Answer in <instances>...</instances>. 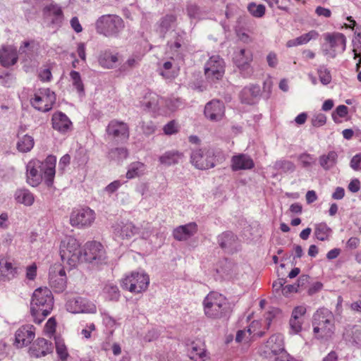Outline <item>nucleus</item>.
<instances>
[{
	"mask_svg": "<svg viewBox=\"0 0 361 361\" xmlns=\"http://www.w3.org/2000/svg\"><path fill=\"white\" fill-rule=\"evenodd\" d=\"M197 231V224L194 222L179 226L173 231V238L179 241L186 240L194 235Z\"/></svg>",
	"mask_w": 361,
	"mask_h": 361,
	"instance_id": "obj_22",
	"label": "nucleus"
},
{
	"mask_svg": "<svg viewBox=\"0 0 361 361\" xmlns=\"http://www.w3.org/2000/svg\"><path fill=\"white\" fill-rule=\"evenodd\" d=\"M247 9L249 12L256 18H261L262 17L265 13V6L262 4L257 5L255 3H250L248 6Z\"/></svg>",
	"mask_w": 361,
	"mask_h": 361,
	"instance_id": "obj_47",
	"label": "nucleus"
},
{
	"mask_svg": "<svg viewBox=\"0 0 361 361\" xmlns=\"http://www.w3.org/2000/svg\"><path fill=\"white\" fill-rule=\"evenodd\" d=\"M56 158L49 155L44 162L31 161L27 165V182L32 187L37 186L44 178L47 186H51L55 176Z\"/></svg>",
	"mask_w": 361,
	"mask_h": 361,
	"instance_id": "obj_1",
	"label": "nucleus"
},
{
	"mask_svg": "<svg viewBox=\"0 0 361 361\" xmlns=\"http://www.w3.org/2000/svg\"><path fill=\"white\" fill-rule=\"evenodd\" d=\"M303 322H304L302 320L290 317L289 320V325L291 332L293 334H298L300 332L302 331V325Z\"/></svg>",
	"mask_w": 361,
	"mask_h": 361,
	"instance_id": "obj_54",
	"label": "nucleus"
},
{
	"mask_svg": "<svg viewBox=\"0 0 361 361\" xmlns=\"http://www.w3.org/2000/svg\"><path fill=\"white\" fill-rule=\"evenodd\" d=\"M275 361H296L295 358L291 357L286 351L281 354L276 355Z\"/></svg>",
	"mask_w": 361,
	"mask_h": 361,
	"instance_id": "obj_64",
	"label": "nucleus"
},
{
	"mask_svg": "<svg viewBox=\"0 0 361 361\" xmlns=\"http://www.w3.org/2000/svg\"><path fill=\"white\" fill-rule=\"evenodd\" d=\"M43 13L46 16L52 17L51 23L60 27L63 20V14L61 8L57 4H51L45 6Z\"/></svg>",
	"mask_w": 361,
	"mask_h": 361,
	"instance_id": "obj_25",
	"label": "nucleus"
},
{
	"mask_svg": "<svg viewBox=\"0 0 361 361\" xmlns=\"http://www.w3.org/2000/svg\"><path fill=\"white\" fill-rule=\"evenodd\" d=\"M318 75L320 82L323 85H328L331 81V75L330 71L324 66H320L318 69Z\"/></svg>",
	"mask_w": 361,
	"mask_h": 361,
	"instance_id": "obj_50",
	"label": "nucleus"
},
{
	"mask_svg": "<svg viewBox=\"0 0 361 361\" xmlns=\"http://www.w3.org/2000/svg\"><path fill=\"white\" fill-rule=\"evenodd\" d=\"M312 326L317 338L328 339L334 334V316L328 309L320 308L313 315Z\"/></svg>",
	"mask_w": 361,
	"mask_h": 361,
	"instance_id": "obj_4",
	"label": "nucleus"
},
{
	"mask_svg": "<svg viewBox=\"0 0 361 361\" xmlns=\"http://www.w3.org/2000/svg\"><path fill=\"white\" fill-rule=\"evenodd\" d=\"M184 35H185L184 32H182L180 33H176L175 41H174V42H173L170 44V48L171 49H176V50L180 49L182 47V45L185 44Z\"/></svg>",
	"mask_w": 361,
	"mask_h": 361,
	"instance_id": "obj_58",
	"label": "nucleus"
},
{
	"mask_svg": "<svg viewBox=\"0 0 361 361\" xmlns=\"http://www.w3.org/2000/svg\"><path fill=\"white\" fill-rule=\"evenodd\" d=\"M205 116L212 121L221 120L224 115V104L219 100H212L204 107Z\"/></svg>",
	"mask_w": 361,
	"mask_h": 361,
	"instance_id": "obj_16",
	"label": "nucleus"
},
{
	"mask_svg": "<svg viewBox=\"0 0 361 361\" xmlns=\"http://www.w3.org/2000/svg\"><path fill=\"white\" fill-rule=\"evenodd\" d=\"M348 113V108L345 105H339L337 106L336 111L332 113V118L335 122L337 121V116L340 118L345 117Z\"/></svg>",
	"mask_w": 361,
	"mask_h": 361,
	"instance_id": "obj_56",
	"label": "nucleus"
},
{
	"mask_svg": "<svg viewBox=\"0 0 361 361\" xmlns=\"http://www.w3.org/2000/svg\"><path fill=\"white\" fill-rule=\"evenodd\" d=\"M18 275V269L6 259H0V281H10Z\"/></svg>",
	"mask_w": 361,
	"mask_h": 361,
	"instance_id": "obj_24",
	"label": "nucleus"
},
{
	"mask_svg": "<svg viewBox=\"0 0 361 361\" xmlns=\"http://www.w3.org/2000/svg\"><path fill=\"white\" fill-rule=\"evenodd\" d=\"M138 231L139 228L133 223L128 222L122 226L118 225L114 229V233L121 239H129L138 233Z\"/></svg>",
	"mask_w": 361,
	"mask_h": 361,
	"instance_id": "obj_29",
	"label": "nucleus"
},
{
	"mask_svg": "<svg viewBox=\"0 0 361 361\" xmlns=\"http://www.w3.org/2000/svg\"><path fill=\"white\" fill-rule=\"evenodd\" d=\"M183 157V153L173 150L165 152L159 157V159L161 164L171 166L172 164H178Z\"/></svg>",
	"mask_w": 361,
	"mask_h": 361,
	"instance_id": "obj_36",
	"label": "nucleus"
},
{
	"mask_svg": "<svg viewBox=\"0 0 361 361\" xmlns=\"http://www.w3.org/2000/svg\"><path fill=\"white\" fill-rule=\"evenodd\" d=\"M188 353L190 358L194 361H205L207 355L201 343L192 342L188 347Z\"/></svg>",
	"mask_w": 361,
	"mask_h": 361,
	"instance_id": "obj_30",
	"label": "nucleus"
},
{
	"mask_svg": "<svg viewBox=\"0 0 361 361\" xmlns=\"http://www.w3.org/2000/svg\"><path fill=\"white\" fill-rule=\"evenodd\" d=\"M105 257V250L100 243L88 242L85 244L84 252H82L80 262L98 264L104 260Z\"/></svg>",
	"mask_w": 361,
	"mask_h": 361,
	"instance_id": "obj_10",
	"label": "nucleus"
},
{
	"mask_svg": "<svg viewBox=\"0 0 361 361\" xmlns=\"http://www.w3.org/2000/svg\"><path fill=\"white\" fill-rule=\"evenodd\" d=\"M82 298H74L68 301L67 303V309L74 313L85 312L86 309L82 305Z\"/></svg>",
	"mask_w": 361,
	"mask_h": 361,
	"instance_id": "obj_43",
	"label": "nucleus"
},
{
	"mask_svg": "<svg viewBox=\"0 0 361 361\" xmlns=\"http://www.w3.org/2000/svg\"><path fill=\"white\" fill-rule=\"evenodd\" d=\"M337 159V153L335 151H330L328 154L320 156L319 161L324 170H329L336 165Z\"/></svg>",
	"mask_w": 361,
	"mask_h": 361,
	"instance_id": "obj_37",
	"label": "nucleus"
},
{
	"mask_svg": "<svg viewBox=\"0 0 361 361\" xmlns=\"http://www.w3.org/2000/svg\"><path fill=\"white\" fill-rule=\"evenodd\" d=\"M331 233V228L326 224L322 223L316 225L314 234L317 239L324 241L329 239Z\"/></svg>",
	"mask_w": 361,
	"mask_h": 361,
	"instance_id": "obj_41",
	"label": "nucleus"
},
{
	"mask_svg": "<svg viewBox=\"0 0 361 361\" xmlns=\"http://www.w3.org/2000/svg\"><path fill=\"white\" fill-rule=\"evenodd\" d=\"M177 16L173 13H167L162 16L157 23V32L162 38H165L166 33L176 24Z\"/></svg>",
	"mask_w": 361,
	"mask_h": 361,
	"instance_id": "obj_21",
	"label": "nucleus"
},
{
	"mask_svg": "<svg viewBox=\"0 0 361 361\" xmlns=\"http://www.w3.org/2000/svg\"><path fill=\"white\" fill-rule=\"evenodd\" d=\"M260 92V87L257 85L244 87L240 94L241 102L247 104H253L255 99L259 97Z\"/></svg>",
	"mask_w": 361,
	"mask_h": 361,
	"instance_id": "obj_26",
	"label": "nucleus"
},
{
	"mask_svg": "<svg viewBox=\"0 0 361 361\" xmlns=\"http://www.w3.org/2000/svg\"><path fill=\"white\" fill-rule=\"evenodd\" d=\"M204 314L210 319L226 317L230 312V305L226 297L217 292H210L203 300Z\"/></svg>",
	"mask_w": 361,
	"mask_h": 361,
	"instance_id": "obj_3",
	"label": "nucleus"
},
{
	"mask_svg": "<svg viewBox=\"0 0 361 361\" xmlns=\"http://www.w3.org/2000/svg\"><path fill=\"white\" fill-rule=\"evenodd\" d=\"M124 27L123 19L117 15H104L96 22L97 32L107 37H117Z\"/></svg>",
	"mask_w": 361,
	"mask_h": 361,
	"instance_id": "obj_6",
	"label": "nucleus"
},
{
	"mask_svg": "<svg viewBox=\"0 0 361 361\" xmlns=\"http://www.w3.org/2000/svg\"><path fill=\"white\" fill-rule=\"evenodd\" d=\"M49 285L56 293L63 292L66 287V272L60 266L51 268L49 271Z\"/></svg>",
	"mask_w": 361,
	"mask_h": 361,
	"instance_id": "obj_14",
	"label": "nucleus"
},
{
	"mask_svg": "<svg viewBox=\"0 0 361 361\" xmlns=\"http://www.w3.org/2000/svg\"><path fill=\"white\" fill-rule=\"evenodd\" d=\"M51 123L54 130L63 133L68 132L72 126V123L68 117L61 111L53 114Z\"/></svg>",
	"mask_w": 361,
	"mask_h": 361,
	"instance_id": "obj_20",
	"label": "nucleus"
},
{
	"mask_svg": "<svg viewBox=\"0 0 361 361\" xmlns=\"http://www.w3.org/2000/svg\"><path fill=\"white\" fill-rule=\"evenodd\" d=\"M350 167L355 171H361V153L355 154L350 160Z\"/></svg>",
	"mask_w": 361,
	"mask_h": 361,
	"instance_id": "obj_60",
	"label": "nucleus"
},
{
	"mask_svg": "<svg viewBox=\"0 0 361 361\" xmlns=\"http://www.w3.org/2000/svg\"><path fill=\"white\" fill-rule=\"evenodd\" d=\"M32 106L36 109L47 112L51 110L56 102L55 93L49 88L39 89L31 99Z\"/></svg>",
	"mask_w": 361,
	"mask_h": 361,
	"instance_id": "obj_9",
	"label": "nucleus"
},
{
	"mask_svg": "<svg viewBox=\"0 0 361 361\" xmlns=\"http://www.w3.org/2000/svg\"><path fill=\"white\" fill-rule=\"evenodd\" d=\"M178 124L175 121H171L169 122L164 127V131L166 135H172L178 132Z\"/></svg>",
	"mask_w": 361,
	"mask_h": 361,
	"instance_id": "obj_59",
	"label": "nucleus"
},
{
	"mask_svg": "<svg viewBox=\"0 0 361 361\" xmlns=\"http://www.w3.org/2000/svg\"><path fill=\"white\" fill-rule=\"evenodd\" d=\"M18 140L17 142V149L21 152H30L34 147V139L32 136L24 135L20 136L18 135Z\"/></svg>",
	"mask_w": 361,
	"mask_h": 361,
	"instance_id": "obj_38",
	"label": "nucleus"
},
{
	"mask_svg": "<svg viewBox=\"0 0 361 361\" xmlns=\"http://www.w3.org/2000/svg\"><path fill=\"white\" fill-rule=\"evenodd\" d=\"M265 347L267 350H270L275 355L286 352L283 337L281 334H273L267 340Z\"/></svg>",
	"mask_w": 361,
	"mask_h": 361,
	"instance_id": "obj_28",
	"label": "nucleus"
},
{
	"mask_svg": "<svg viewBox=\"0 0 361 361\" xmlns=\"http://www.w3.org/2000/svg\"><path fill=\"white\" fill-rule=\"evenodd\" d=\"M236 236L231 232H225L218 236L219 246L228 252L236 250Z\"/></svg>",
	"mask_w": 361,
	"mask_h": 361,
	"instance_id": "obj_27",
	"label": "nucleus"
},
{
	"mask_svg": "<svg viewBox=\"0 0 361 361\" xmlns=\"http://www.w3.org/2000/svg\"><path fill=\"white\" fill-rule=\"evenodd\" d=\"M231 162V168L234 171L251 169L255 166L254 161L251 157L245 154L233 156Z\"/></svg>",
	"mask_w": 361,
	"mask_h": 361,
	"instance_id": "obj_23",
	"label": "nucleus"
},
{
	"mask_svg": "<svg viewBox=\"0 0 361 361\" xmlns=\"http://www.w3.org/2000/svg\"><path fill=\"white\" fill-rule=\"evenodd\" d=\"M234 63L244 77H249L252 73L250 63L252 61V53L249 49H241L235 53Z\"/></svg>",
	"mask_w": 361,
	"mask_h": 361,
	"instance_id": "obj_13",
	"label": "nucleus"
},
{
	"mask_svg": "<svg viewBox=\"0 0 361 361\" xmlns=\"http://www.w3.org/2000/svg\"><path fill=\"white\" fill-rule=\"evenodd\" d=\"M149 101L145 103V106L149 109L157 110L159 109L161 104L163 102L164 99L159 98L155 94H149L147 97Z\"/></svg>",
	"mask_w": 361,
	"mask_h": 361,
	"instance_id": "obj_44",
	"label": "nucleus"
},
{
	"mask_svg": "<svg viewBox=\"0 0 361 361\" xmlns=\"http://www.w3.org/2000/svg\"><path fill=\"white\" fill-rule=\"evenodd\" d=\"M18 61V53L13 46H3L0 49V63L4 67L13 66Z\"/></svg>",
	"mask_w": 361,
	"mask_h": 361,
	"instance_id": "obj_19",
	"label": "nucleus"
},
{
	"mask_svg": "<svg viewBox=\"0 0 361 361\" xmlns=\"http://www.w3.org/2000/svg\"><path fill=\"white\" fill-rule=\"evenodd\" d=\"M70 76L73 82V86L75 87L79 93L84 92V85L81 80L80 75L75 71H72L70 73Z\"/></svg>",
	"mask_w": 361,
	"mask_h": 361,
	"instance_id": "obj_49",
	"label": "nucleus"
},
{
	"mask_svg": "<svg viewBox=\"0 0 361 361\" xmlns=\"http://www.w3.org/2000/svg\"><path fill=\"white\" fill-rule=\"evenodd\" d=\"M344 339L353 344H359L361 343V327L353 326L345 329L343 333Z\"/></svg>",
	"mask_w": 361,
	"mask_h": 361,
	"instance_id": "obj_34",
	"label": "nucleus"
},
{
	"mask_svg": "<svg viewBox=\"0 0 361 361\" xmlns=\"http://www.w3.org/2000/svg\"><path fill=\"white\" fill-rule=\"evenodd\" d=\"M301 165L304 168H310L315 163V159L310 154L304 153L298 157Z\"/></svg>",
	"mask_w": 361,
	"mask_h": 361,
	"instance_id": "obj_52",
	"label": "nucleus"
},
{
	"mask_svg": "<svg viewBox=\"0 0 361 361\" xmlns=\"http://www.w3.org/2000/svg\"><path fill=\"white\" fill-rule=\"evenodd\" d=\"M53 350L52 343L45 338H37L30 347L29 353L31 357H40L51 353Z\"/></svg>",
	"mask_w": 361,
	"mask_h": 361,
	"instance_id": "obj_17",
	"label": "nucleus"
},
{
	"mask_svg": "<svg viewBox=\"0 0 361 361\" xmlns=\"http://www.w3.org/2000/svg\"><path fill=\"white\" fill-rule=\"evenodd\" d=\"M178 72V66L171 61L164 62L159 71L160 75L166 79L175 78Z\"/></svg>",
	"mask_w": 361,
	"mask_h": 361,
	"instance_id": "obj_33",
	"label": "nucleus"
},
{
	"mask_svg": "<svg viewBox=\"0 0 361 361\" xmlns=\"http://www.w3.org/2000/svg\"><path fill=\"white\" fill-rule=\"evenodd\" d=\"M186 11L190 18H198L200 16V7L195 4H188L186 7Z\"/></svg>",
	"mask_w": 361,
	"mask_h": 361,
	"instance_id": "obj_53",
	"label": "nucleus"
},
{
	"mask_svg": "<svg viewBox=\"0 0 361 361\" xmlns=\"http://www.w3.org/2000/svg\"><path fill=\"white\" fill-rule=\"evenodd\" d=\"M80 244L77 239L72 236L66 237L60 245V255L61 260L70 267H75L82 258Z\"/></svg>",
	"mask_w": 361,
	"mask_h": 361,
	"instance_id": "obj_5",
	"label": "nucleus"
},
{
	"mask_svg": "<svg viewBox=\"0 0 361 361\" xmlns=\"http://www.w3.org/2000/svg\"><path fill=\"white\" fill-rule=\"evenodd\" d=\"M35 336V328L28 324L22 326L16 332V342L20 347L30 344Z\"/></svg>",
	"mask_w": 361,
	"mask_h": 361,
	"instance_id": "obj_18",
	"label": "nucleus"
},
{
	"mask_svg": "<svg viewBox=\"0 0 361 361\" xmlns=\"http://www.w3.org/2000/svg\"><path fill=\"white\" fill-rule=\"evenodd\" d=\"M204 73L211 81L221 79L224 73V62L219 56H212L204 66Z\"/></svg>",
	"mask_w": 361,
	"mask_h": 361,
	"instance_id": "obj_12",
	"label": "nucleus"
},
{
	"mask_svg": "<svg viewBox=\"0 0 361 361\" xmlns=\"http://www.w3.org/2000/svg\"><path fill=\"white\" fill-rule=\"evenodd\" d=\"M325 40L329 43L331 48H332L334 51L339 47H341L342 51H344L345 49L346 39L345 37L342 33L326 34Z\"/></svg>",
	"mask_w": 361,
	"mask_h": 361,
	"instance_id": "obj_32",
	"label": "nucleus"
},
{
	"mask_svg": "<svg viewBox=\"0 0 361 361\" xmlns=\"http://www.w3.org/2000/svg\"><path fill=\"white\" fill-rule=\"evenodd\" d=\"M103 293L109 300L117 301L120 298V291L116 285L107 283L103 288Z\"/></svg>",
	"mask_w": 361,
	"mask_h": 361,
	"instance_id": "obj_42",
	"label": "nucleus"
},
{
	"mask_svg": "<svg viewBox=\"0 0 361 361\" xmlns=\"http://www.w3.org/2000/svg\"><path fill=\"white\" fill-rule=\"evenodd\" d=\"M149 283L148 275L144 273L132 272L122 280L121 287L131 293H140L147 288Z\"/></svg>",
	"mask_w": 361,
	"mask_h": 361,
	"instance_id": "obj_8",
	"label": "nucleus"
},
{
	"mask_svg": "<svg viewBox=\"0 0 361 361\" xmlns=\"http://www.w3.org/2000/svg\"><path fill=\"white\" fill-rule=\"evenodd\" d=\"M319 37L317 31L312 30L307 33L303 34L295 39H290L286 43L287 47L300 46L308 43L312 39H316Z\"/></svg>",
	"mask_w": 361,
	"mask_h": 361,
	"instance_id": "obj_31",
	"label": "nucleus"
},
{
	"mask_svg": "<svg viewBox=\"0 0 361 361\" xmlns=\"http://www.w3.org/2000/svg\"><path fill=\"white\" fill-rule=\"evenodd\" d=\"M274 168L277 170H281L283 172H292L295 171V164L288 160H279L275 162Z\"/></svg>",
	"mask_w": 361,
	"mask_h": 361,
	"instance_id": "obj_45",
	"label": "nucleus"
},
{
	"mask_svg": "<svg viewBox=\"0 0 361 361\" xmlns=\"http://www.w3.org/2000/svg\"><path fill=\"white\" fill-rule=\"evenodd\" d=\"M37 275V266L35 264H32L28 266L26 269V277L29 280H33Z\"/></svg>",
	"mask_w": 361,
	"mask_h": 361,
	"instance_id": "obj_61",
	"label": "nucleus"
},
{
	"mask_svg": "<svg viewBox=\"0 0 361 361\" xmlns=\"http://www.w3.org/2000/svg\"><path fill=\"white\" fill-rule=\"evenodd\" d=\"M118 54H113L110 51H104L101 52L99 56V64L106 68H112L117 63Z\"/></svg>",
	"mask_w": 361,
	"mask_h": 361,
	"instance_id": "obj_35",
	"label": "nucleus"
},
{
	"mask_svg": "<svg viewBox=\"0 0 361 361\" xmlns=\"http://www.w3.org/2000/svg\"><path fill=\"white\" fill-rule=\"evenodd\" d=\"M106 132L108 135L111 136L114 139L126 140L129 137L128 126L126 123L117 120H112L109 122Z\"/></svg>",
	"mask_w": 361,
	"mask_h": 361,
	"instance_id": "obj_15",
	"label": "nucleus"
},
{
	"mask_svg": "<svg viewBox=\"0 0 361 361\" xmlns=\"http://www.w3.org/2000/svg\"><path fill=\"white\" fill-rule=\"evenodd\" d=\"M215 159L214 150L206 147L195 149L190 155L192 164L200 170L213 168L215 166Z\"/></svg>",
	"mask_w": 361,
	"mask_h": 361,
	"instance_id": "obj_7",
	"label": "nucleus"
},
{
	"mask_svg": "<svg viewBox=\"0 0 361 361\" xmlns=\"http://www.w3.org/2000/svg\"><path fill=\"white\" fill-rule=\"evenodd\" d=\"M56 351L61 361H66L69 355L67 348L63 341H56Z\"/></svg>",
	"mask_w": 361,
	"mask_h": 361,
	"instance_id": "obj_48",
	"label": "nucleus"
},
{
	"mask_svg": "<svg viewBox=\"0 0 361 361\" xmlns=\"http://www.w3.org/2000/svg\"><path fill=\"white\" fill-rule=\"evenodd\" d=\"M137 64V60L135 58L128 59L126 62L122 66V69L123 71H127L128 69H131L136 66Z\"/></svg>",
	"mask_w": 361,
	"mask_h": 361,
	"instance_id": "obj_63",
	"label": "nucleus"
},
{
	"mask_svg": "<svg viewBox=\"0 0 361 361\" xmlns=\"http://www.w3.org/2000/svg\"><path fill=\"white\" fill-rule=\"evenodd\" d=\"M94 219V212L89 207H85L72 212L70 216V224L78 228H84L90 226Z\"/></svg>",
	"mask_w": 361,
	"mask_h": 361,
	"instance_id": "obj_11",
	"label": "nucleus"
},
{
	"mask_svg": "<svg viewBox=\"0 0 361 361\" xmlns=\"http://www.w3.org/2000/svg\"><path fill=\"white\" fill-rule=\"evenodd\" d=\"M145 165L140 161L133 162L130 164L126 173V178L131 179L142 175L145 171Z\"/></svg>",
	"mask_w": 361,
	"mask_h": 361,
	"instance_id": "obj_40",
	"label": "nucleus"
},
{
	"mask_svg": "<svg viewBox=\"0 0 361 361\" xmlns=\"http://www.w3.org/2000/svg\"><path fill=\"white\" fill-rule=\"evenodd\" d=\"M326 123V116L322 113L317 114L312 118V124L314 127H320Z\"/></svg>",
	"mask_w": 361,
	"mask_h": 361,
	"instance_id": "obj_57",
	"label": "nucleus"
},
{
	"mask_svg": "<svg viewBox=\"0 0 361 361\" xmlns=\"http://www.w3.org/2000/svg\"><path fill=\"white\" fill-rule=\"evenodd\" d=\"M53 307L54 297L48 288H39L34 291L30 312L35 323L40 324L51 313Z\"/></svg>",
	"mask_w": 361,
	"mask_h": 361,
	"instance_id": "obj_2",
	"label": "nucleus"
},
{
	"mask_svg": "<svg viewBox=\"0 0 361 361\" xmlns=\"http://www.w3.org/2000/svg\"><path fill=\"white\" fill-rule=\"evenodd\" d=\"M306 312L307 309L305 306H297L293 310L290 317H293L296 319H300L304 322V316L306 314Z\"/></svg>",
	"mask_w": 361,
	"mask_h": 361,
	"instance_id": "obj_55",
	"label": "nucleus"
},
{
	"mask_svg": "<svg viewBox=\"0 0 361 361\" xmlns=\"http://www.w3.org/2000/svg\"><path fill=\"white\" fill-rule=\"evenodd\" d=\"M251 334L252 331L250 329L239 330L236 334L235 341L238 343L243 341L248 343L251 341Z\"/></svg>",
	"mask_w": 361,
	"mask_h": 361,
	"instance_id": "obj_51",
	"label": "nucleus"
},
{
	"mask_svg": "<svg viewBox=\"0 0 361 361\" xmlns=\"http://www.w3.org/2000/svg\"><path fill=\"white\" fill-rule=\"evenodd\" d=\"M39 77L42 81L49 82L51 80L52 75L49 68H44L39 73Z\"/></svg>",
	"mask_w": 361,
	"mask_h": 361,
	"instance_id": "obj_62",
	"label": "nucleus"
},
{
	"mask_svg": "<svg viewBox=\"0 0 361 361\" xmlns=\"http://www.w3.org/2000/svg\"><path fill=\"white\" fill-rule=\"evenodd\" d=\"M16 201L26 206H30L33 204L35 198L32 192L27 189H18L15 193Z\"/></svg>",
	"mask_w": 361,
	"mask_h": 361,
	"instance_id": "obj_39",
	"label": "nucleus"
},
{
	"mask_svg": "<svg viewBox=\"0 0 361 361\" xmlns=\"http://www.w3.org/2000/svg\"><path fill=\"white\" fill-rule=\"evenodd\" d=\"M128 156V149L125 147H117L115 149H112L109 152V157L111 159H116L118 161H121L124 159H126Z\"/></svg>",
	"mask_w": 361,
	"mask_h": 361,
	"instance_id": "obj_46",
	"label": "nucleus"
}]
</instances>
